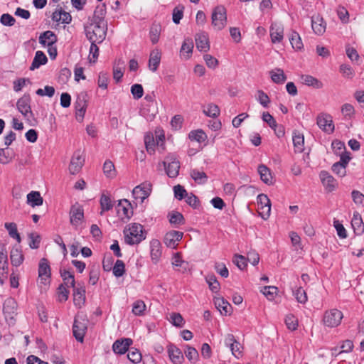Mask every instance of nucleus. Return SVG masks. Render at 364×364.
Returning a JSON list of instances; mask_svg holds the SVG:
<instances>
[{
  "mask_svg": "<svg viewBox=\"0 0 364 364\" xmlns=\"http://www.w3.org/2000/svg\"><path fill=\"white\" fill-rule=\"evenodd\" d=\"M257 100L264 107H267L270 102L268 95L262 90L257 91Z\"/></svg>",
  "mask_w": 364,
  "mask_h": 364,
  "instance_id": "63",
  "label": "nucleus"
},
{
  "mask_svg": "<svg viewBox=\"0 0 364 364\" xmlns=\"http://www.w3.org/2000/svg\"><path fill=\"white\" fill-rule=\"evenodd\" d=\"M203 112L207 117L215 118L220 114V109L218 105L209 103L203 107Z\"/></svg>",
  "mask_w": 364,
  "mask_h": 364,
  "instance_id": "38",
  "label": "nucleus"
},
{
  "mask_svg": "<svg viewBox=\"0 0 364 364\" xmlns=\"http://www.w3.org/2000/svg\"><path fill=\"white\" fill-rule=\"evenodd\" d=\"M36 93L39 96H48L51 97L55 94V88L53 86H45L44 89L39 88L36 90Z\"/></svg>",
  "mask_w": 364,
  "mask_h": 364,
  "instance_id": "60",
  "label": "nucleus"
},
{
  "mask_svg": "<svg viewBox=\"0 0 364 364\" xmlns=\"http://www.w3.org/2000/svg\"><path fill=\"white\" fill-rule=\"evenodd\" d=\"M8 269L7 251L4 245H0V276L6 277Z\"/></svg>",
  "mask_w": 364,
  "mask_h": 364,
  "instance_id": "22",
  "label": "nucleus"
},
{
  "mask_svg": "<svg viewBox=\"0 0 364 364\" xmlns=\"http://www.w3.org/2000/svg\"><path fill=\"white\" fill-rule=\"evenodd\" d=\"M60 276L63 278L64 284L66 286L75 287V281L74 275L72 272L66 269L60 270Z\"/></svg>",
  "mask_w": 364,
  "mask_h": 364,
  "instance_id": "43",
  "label": "nucleus"
},
{
  "mask_svg": "<svg viewBox=\"0 0 364 364\" xmlns=\"http://www.w3.org/2000/svg\"><path fill=\"white\" fill-rule=\"evenodd\" d=\"M343 317V315L341 311L332 309L325 311L323 322L326 326L334 328L340 325Z\"/></svg>",
  "mask_w": 364,
  "mask_h": 364,
  "instance_id": "4",
  "label": "nucleus"
},
{
  "mask_svg": "<svg viewBox=\"0 0 364 364\" xmlns=\"http://www.w3.org/2000/svg\"><path fill=\"white\" fill-rule=\"evenodd\" d=\"M90 60L95 63L99 55V48L97 46V42H90Z\"/></svg>",
  "mask_w": 364,
  "mask_h": 364,
  "instance_id": "58",
  "label": "nucleus"
},
{
  "mask_svg": "<svg viewBox=\"0 0 364 364\" xmlns=\"http://www.w3.org/2000/svg\"><path fill=\"white\" fill-rule=\"evenodd\" d=\"M87 328V321L82 318L75 317L73 326V336L77 341L82 342L84 336Z\"/></svg>",
  "mask_w": 364,
  "mask_h": 364,
  "instance_id": "8",
  "label": "nucleus"
},
{
  "mask_svg": "<svg viewBox=\"0 0 364 364\" xmlns=\"http://www.w3.org/2000/svg\"><path fill=\"white\" fill-rule=\"evenodd\" d=\"M341 113L345 117L351 118L355 114L354 107L349 103H346L341 107Z\"/></svg>",
  "mask_w": 364,
  "mask_h": 364,
  "instance_id": "57",
  "label": "nucleus"
},
{
  "mask_svg": "<svg viewBox=\"0 0 364 364\" xmlns=\"http://www.w3.org/2000/svg\"><path fill=\"white\" fill-rule=\"evenodd\" d=\"M311 27L316 35L321 36L326 31V23L319 14H316L311 17Z\"/></svg>",
  "mask_w": 364,
  "mask_h": 364,
  "instance_id": "19",
  "label": "nucleus"
},
{
  "mask_svg": "<svg viewBox=\"0 0 364 364\" xmlns=\"http://www.w3.org/2000/svg\"><path fill=\"white\" fill-rule=\"evenodd\" d=\"M101 212L100 215H102L105 211H109L112 209L114 206V203H112L110 197L105 193H102L100 200Z\"/></svg>",
  "mask_w": 364,
  "mask_h": 364,
  "instance_id": "37",
  "label": "nucleus"
},
{
  "mask_svg": "<svg viewBox=\"0 0 364 364\" xmlns=\"http://www.w3.org/2000/svg\"><path fill=\"white\" fill-rule=\"evenodd\" d=\"M193 43L191 39H186L181 46L180 54L185 59H188L193 52Z\"/></svg>",
  "mask_w": 364,
  "mask_h": 364,
  "instance_id": "35",
  "label": "nucleus"
},
{
  "mask_svg": "<svg viewBox=\"0 0 364 364\" xmlns=\"http://www.w3.org/2000/svg\"><path fill=\"white\" fill-rule=\"evenodd\" d=\"M169 222L171 224L179 225L184 223V218L183 215L178 212H172L169 213Z\"/></svg>",
  "mask_w": 364,
  "mask_h": 364,
  "instance_id": "52",
  "label": "nucleus"
},
{
  "mask_svg": "<svg viewBox=\"0 0 364 364\" xmlns=\"http://www.w3.org/2000/svg\"><path fill=\"white\" fill-rule=\"evenodd\" d=\"M18 305L16 301L11 297L7 298L3 305V313L9 324H14L17 315Z\"/></svg>",
  "mask_w": 364,
  "mask_h": 364,
  "instance_id": "3",
  "label": "nucleus"
},
{
  "mask_svg": "<svg viewBox=\"0 0 364 364\" xmlns=\"http://www.w3.org/2000/svg\"><path fill=\"white\" fill-rule=\"evenodd\" d=\"M301 82L307 86H311L316 89L322 88L323 85L322 82L316 77L309 75H303L301 76Z\"/></svg>",
  "mask_w": 364,
  "mask_h": 364,
  "instance_id": "33",
  "label": "nucleus"
},
{
  "mask_svg": "<svg viewBox=\"0 0 364 364\" xmlns=\"http://www.w3.org/2000/svg\"><path fill=\"white\" fill-rule=\"evenodd\" d=\"M183 235L182 232L171 230L165 235L164 242L168 247L175 249L178 246V242L182 239Z\"/></svg>",
  "mask_w": 364,
  "mask_h": 364,
  "instance_id": "13",
  "label": "nucleus"
},
{
  "mask_svg": "<svg viewBox=\"0 0 364 364\" xmlns=\"http://www.w3.org/2000/svg\"><path fill=\"white\" fill-rule=\"evenodd\" d=\"M316 123L320 129L326 133H332L334 131V124L331 115L320 114L316 119Z\"/></svg>",
  "mask_w": 364,
  "mask_h": 364,
  "instance_id": "12",
  "label": "nucleus"
},
{
  "mask_svg": "<svg viewBox=\"0 0 364 364\" xmlns=\"http://www.w3.org/2000/svg\"><path fill=\"white\" fill-rule=\"evenodd\" d=\"M191 176L198 184H204L208 181V176L204 171L198 169H192L191 171Z\"/></svg>",
  "mask_w": 364,
  "mask_h": 364,
  "instance_id": "39",
  "label": "nucleus"
},
{
  "mask_svg": "<svg viewBox=\"0 0 364 364\" xmlns=\"http://www.w3.org/2000/svg\"><path fill=\"white\" fill-rule=\"evenodd\" d=\"M10 259L13 266H20L23 260L24 257L19 247H14L10 252Z\"/></svg>",
  "mask_w": 364,
  "mask_h": 364,
  "instance_id": "28",
  "label": "nucleus"
},
{
  "mask_svg": "<svg viewBox=\"0 0 364 364\" xmlns=\"http://www.w3.org/2000/svg\"><path fill=\"white\" fill-rule=\"evenodd\" d=\"M186 358L192 363H195L198 358V353L196 348L191 346H187L185 350Z\"/></svg>",
  "mask_w": 364,
  "mask_h": 364,
  "instance_id": "55",
  "label": "nucleus"
},
{
  "mask_svg": "<svg viewBox=\"0 0 364 364\" xmlns=\"http://www.w3.org/2000/svg\"><path fill=\"white\" fill-rule=\"evenodd\" d=\"M106 13V6L105 4L97 6L94 12L92 22L96 23L107 24L105 20Z\"/></svg>",
  "mask_w": 364,
  "mask_h": 364,
  "instance_id": "29",
  "label": "nucleus"
},
{
  "mask_svg": "<svg viewBox=\"0 0 364 364\" xmlns=\"http://www.w3.org/2000/svg\"><path fill=\"white\" fill-rule=\"evenodd\" d=\"M143 230V226L139 223L129 224L124 230L125 242L133 245L139 244L145 240L146 235Z\"/></svg>",
  "mask_w": 364,
  "mask_h": 364,
  "instance_id": "1",
  "label": "nucleus"
},
{
  "mask_svg": "<svg viewBox=\"0 0 364 364\" xmlns=\"http://www.w3.org/2000/svg\"><path fill=\"white\" fill-rule=\"evenodd\" d=\"M225 344L230 348L232 355L236 358H240L242 356L243 347L240 342L235 340L232 334H228L225 336Z\"/></svg>",
  "mask_w": 364,
  "mask_h": 364,
  "instance_id": "10",
  "label": "nucleus"
},
{
  "mask_svg": "<svg viewBox=\"0 0 364 364\" xmlns=\"http://www.w3.org/2000/svg\"><path fill=\"white\" fill-rule=\"evenodd\" d=\"M5 228L8 230L10 237L16 239L18 242H21V237L17 230L16 224L14 223H6L4 224Z\"/></svg>",
  "mask_w": 364,
  "mask_h": 364,
  "instance_id": "44",
  "label": "nucleus"
},
{
  "mask_svg": "<svg viewBox=\"0 0 364 364\" xmlns=\"http://www.w3.org/2000/svg\"><path fill=\"white\" fill-rule=\"evenodd\" d=\"M146 309V305L141 300H137L133 304L132 312L136 316H141Z\"/></svg>",
  "mask_w": 364,
  "mask_h": 364,
  "instance_id": "50",
  "label": "nucleus"
},
{
  "mask_svg": "<svg viewBox=\"0 0 364 364\" xmlns=\"http://www.w3.org/2000/svg\"><path fill=\"white\" fill-rule=\"evenodd\" d=\"M270 36L273 43H280L284 36V27L279 23H272L270 26Z\"/></svg>",
  "mask_w": 364,
  "mask_h": 364,
  "instance_id": "18",
  "label": "nucleus"
},
{
  "mask_svg": "<svg viewBox=\"0 0 364 364\" xmlns=\"http://www.w3.org/2000/svg\"><path fill=\"white\" fill-rule=\"evenodd\" d=\"M132 344V340L131 338H121L114 342L112 345L113 351L117 354L125 353L129 347Z\"/></svg>",
  "mask_w": 364,
  "mask_h": 364,
  "instance_id": "20",
  "label": "nucleus"
},
{
  "mask_svg": "<svg viewBox=\"0 0 364 364\" xmlns=\"http://www.w3.org/2000/svg\"><path fill=\"white\" fill-rule=\"evenodd\" d=\"M48 58L43 51L38 50L36 52L34 58L30 67L31 70L38 68L41 65L46 64Z\"/></svg>",
  "mask_w": 364,
  "mask_h": 364,
  "instance_id": "30",
  "label": "nucleus"
},
{
  "mask_svg": "<svg viewBox=\"0 0 364 364\" xmlns=\"http://www.w3.org/2000/svg\"><path fill=\"white\" fill-rule=\"evenodd\" d=\"M144 144L146 149L149 154H153L155 151V146L156 142L151 133H146L144 136Z\"/></svg>",
  "mask_w": 364,
  "mask_h": 364,
  "instance_id": "42",
  "label": "nucleus"
},
{
  "mask_svg": "<svg viewBox=\"0 0 364 364\" xmlns=\"http://www.w3.org/2000/svg\"><path fill=\"white\" fill-rule=\"evenodd\" d=\"M69 215L70 224L77 229L84 220L82 206L77 203L73 205L70 208Z\"/></svg>",
  "mask_w": 364,
  "mask_h": 364,
  "instance_id": "7",
  "label": "nucleus"
},
{
  "mask_svg": "<svg viewBox=\"0 0 364 364\" xmlns=\"http://www.w3.org/2000/svg\"><path fill=\"white\" fill-rule=\"evenodd\" d=\"M150 255L152 262L156 264L162 255L161 244L159 240L153 239L150 242Z\"/></svg>",
  "mask_w": 364,
  "mask_h": 364,
  "instance_id": "21",
  "label": "nucleus"
},
{
  "mask_svg": "<svg viewBox=\"0 0 364 364\" xmlns=\"http://www.w3.org/2000/svg\"><path fill=\"white\" fill-rule=\"evenodd\" d=\"M293 144L296 152L301 153L304 150V135L299 132H294Z\"/></svg>",
  "mask_w": 364,
  "mask_h": 364,
  "instance_id": "40",
  "label": "nucleus"
},
{
  "mask_svg": "<svg viewBox=\"0 0 364 364\" xmlns=\"http://www.w3.org/2000/svg\"><path fill=\"white\" fill-rule=\"evenodd\" d=\"M261 291L268 299L272 300L277 294V288L274 286H267L263 287Z\"/></svg>",
  "mask_w": 364,
  "mask_h": 364,
  "instance_id": "54",
  "label": "nucleus"
},
{
  "mask_svg": "<svg viewBox=\"0 0 364 364\" xmlns=\"http://www.w3.org/2000/svg\"><path fill=\"white\" fill-rule=\"evenodd\" d=\"M163 164L166 174L170 178H176L179 173L180 162L173 154L168 155Z\"/></svg>",
  "mask_w": 364,
  "mask_h": 364,
  "instance_id": "5",
  "label": "nucleus"
},
{
  "mask_svg": "<svg viewBox=\"0 0 364 364\" xmlns=\"http://www.w3.org/2000/svg\"><path fill=\"white\" fill-rule=\"evenodd\" d=\"M50 277V268L46 258L41 259L38 267V278L41 284H46Z\"/></svg>",
  "mask_w": 364,
  "mask_h": 364,
  "instance_id": "14",
  "label": "nucleus"
},
{
  "mask_svg": "<svg viewBox=\"0 0 364 364\" xmlns=\"http://www.w3.org/2000/svg\"><path fill=\"white\" fill-rule=\"evenodd\" d=\"M160 27L159 26H154L150 30V40L153 44L156 43L159 40Z\"/></svg>",
  "mask_w": 364,
  "mask_h": 364,
  "instance_id": "62",
  "label": "nucleus"
},
{
  "mask_svg": "<svg viewBox=\"0 0 364 364\" xmlns=\"http://www.w3.org/2000/svg\"><path fill=\"white\" fill-rule=\"evenodd\" d=\"M151 191V185L148 183H144L133 189L132 195L136 200H140V202L143 203L149 196Z\"/></svg>",
  "mask_w": 364,
  "mask_h": 364,
  "instance_id": "11",
  "label": "nucleus"
},
{
  "mask_svg": "<svg viewBox=\"0 0 364 364\" xmlns=\"http://www.w3.org/2000/svg\"><path fill=\"white\" fill-rule=\"evenodd\" d=\"M127 358L134 363H138L141 360V355L137 349H132L129 350Z\"/></svg>",
  "mask_w": 364,
  "mask_h": 364,
  "instance_id": "56",
  "label": "nucleus"
},
{
  "mask_svg": "<svg viewBox=\"0 0 364 364\" xmlns=\"http://www.w3.org/2000/svg\"><path fill=\"white\" fill-rule=\"evenodd\" d=\"M196 45L198 50L203 52H207L210 49V43L208 34L200 33L196 34L195 37Z\"/></svg>",
  "mask_w": 364,
  "mask_h": 364,
  "instance_id": "24",
  "label": "nucleus"
},
{
  "mask_svg": "<svg viewBox=\"0 0 364 364\" xmlns=\"http://www.w3.org/2000/svg\"><path fill=\"white\" fill-rule=\"evenodd\" d=\"M71 16L69 13L63 10H56L53 12L52 19L57 22L62 23H69L71 21Z\"/></svg>",
  "mask_w": 364,
  "mask_h": 364,
  "instance_id": "34",
  "label": "nucleus"
},
{
  "mask_svg": "<svg viewBox=\"0 0 364 364\" xmlns=\"http://www.w3.org/2000/svg\"><path fill=\"white\" fill-rule=\"evenodd\" d=\"M169 321L176 327H183L185 324V321L179 313H171L169 317Z\"/></svg>",
  "mask_w": 364,
  "mask_h": 364,
  "instance_id": "48",
  "label": "nucleus"
},
{
  "mask_svg": "<svg viewBox=\"0 0 364 364\" xmlns=\"http://www.w3.org/2000/svg\"><path fill=\"white\" fill-rule=\"evenodd\" d=\"M272 80L277 84H283L287 79L284 70L281 68H274L269 72Z\"/></svg>",
  "mask_w": 364,
  "mask_h": 364,
  "instance_id": "32",
  "label": "nucleus"
},
{
  "mask_svg": "<svg viewBox=\"0 0 364 364\" xmlns=\"http://www.w3.org/2000/svg\"><path fill=\"white\" fill-rule=\"evenodd\" d=\"M112 269L116 277H120L125 272V264L122 260L117 259Z\"/></svg>",
  "mask_w": 364,
  "mask_h": 364,
  "instance_id": "47",
  "label": "nucleus"
},
{
  "mask_svg": "<svg viewBox=\"0 0 364 364\" xmlns=\"http://www.w3.org/2000/svg\"><path fill=\"white\" fill-rule=\"evenodd\" d=\"M30 102V96L28 95H24L18 100L16 103L18 110L26 118H29V115H32Z\"/></svg>",
  "mask_w": 364,
  "mask_h": 364,
  "instance_id": "15",
  "label": "nucleus"
},
{
  "mask_svg": "<svg viewBox=\"0 0 364 364\" xmlns=\"http://www.w3.org/2000/svg\"><path fill=\"white\" fill-rule=\"evenodd\" d=\"M43 201V198L38 191H31L27 195V203L32 207L41 205Z\"/></svg>",
  "mask_w": 364,
  "mask_h": 364,
  "instance_id": "36",
  "label": "nucleus"
},
{
  "mask_svg": "<svg viewBox=\"0 0 364 364\" xmlns=\"http://www.w3.org/2000/svg\"><path fill=\"white\" fill-rule=\"evenodd\" d=\"M285 323L287 327L291 331L296 330L298 326V321L296 318L292 314H289L286 316Z\"/></svg>",
  "mask_w": 364,
  "mask_h": 364,
  "instance_id": "53",
  "label": "nucleus"
},
{
  "mask_svg": "<svg viewBox=\"0 0 364 364\" xmlns=\"http://www.w3.org/2000/svg\"><path fill=\"white\" fill-rule=\"evenodd\" d=\"M85 163V157L80 150H77L73 154L69 165V172L72 175L78 173Z\"/></svg>",
  "mask_w": 364,
  "mask_h": 364,
  "instance_id": "9",
  "label": "nucleus"
},
{
  "mask_svg": "<svg viewBox=\"0 0 364 364\" xmlns=\"http://www.w3.org/2000/svg\"><path fill=\"white\" fill-rule=\"evenodd\" d=\"M353 202L357 205L364 206V195L358 191H353L351 193Z\"/></svg>",
  "mask_w": 364,
  "mask_h": 364,
  "instance_id": "64",
  "label": "nucleus"
},
{
  "mask_svg": "<svg viewBox=\"0 0 364 364\" xmlns=\"http://www.w3.org/2000/svg\"><path fill=\"white\" fill-rule=\"evenodd\" d=\"M289 41L293 48L296 50H301L303 48L301 38L298 33L292 31L289 37Z\"/></svg>",
  "mask_w": 364,
  "mask_h": 364,
  "instance_id": "46",
  "label": "nucleus"
},
{
  "mask_svg": "<svg viewBox=\"0 0 364 364\" xmlns=\"http://www.w3.org/2000/svg\"><path fill=\"white\" fill-rule=\"evenodd\" d=\"M206 282L208 284L210 289L213 292H218L219 291L220 284L215 275H208L206 277Z\"/></svg>",
  "mask_w": 364,
  "mask_h": 364,
  "instance_id": "49",
  "label": "nucleus"
},
{
  "mask_svg": "<svg viewBox=\"0 0 364 364\" xmlns=\"http://www.w3.org/2000/svg\"><path fill=\"white\" fill-rule=\"evenodd\" d=\"M294 295L298 302L305 304L307 301V295L306 291L301 288L299 287L294 291Z\"/></svg>",
  "mask_w": 364,
  "mask_h": 364,
  "instance_id": "59",
  "label": "nucleus"
},
{
  "mask_svg": "<svg viewBox=\"0 0 364 364\" xmlns=\"http://www.w3.org/2000/svg\"><path fill=\"white\" fill-rule=\"evenodd\" d=\"M103 171L107 178H113L116 176L114 165L111 161H105L103 165Z\"/></svg>",
  "mask_w": 364,
  "mask_h": 364,
  "instance_id": "45",
  "label": "nucleus"
},
{
  "mask_svg": "<svg viewBox=\"0 0 364 364\" xmlns=\"http://www.w3.org/2000/svg\"><path fill=\"white\" fill-rule=\"evenodd\" d=\"M168 353L173 364H181L184 360L181 350L174 345L168 346Z\"/></svg>",
  "mask_w": 364,
  "mask_h": 364,
  "instance_id": "23",
  "label": "nucleus"
},
{
  "mask_svg": "<svg viewBox=\"0 0 364 364\" xmlns=\"http://www.w3.org/2000/svg\"><path fill=\"white\" fill-rule=\"evenodd\" d=\"M161 53L159 49L153 50L149 56V68L152 72H156L161 62Z\"/></svg>",
  "mask_w": 364,
  "mask_h": 364,
  "instance_id": "27",
  "label": "nucleus"
},
{
  "mask_svg": "<svg viewBox=\"0 0 364 364\" xmlns=\"http://www.w3.org/2000/svg\"><path fill=\"white\" fill-rule=\"evenodd\" d=\"M29 247L31 249H37L39 247L41 242V237L36 232H31L28 235Z\"/></svg>",
  "mask_w": 364,
  "mask_h": 364,
  "instance_id": "51",
  "label": "nucleus"
},
{
  "mask_svg": "<svg viewBox=\"0 0 364 364\" xmlns=\"http://www.w3.org/2000/svg\"><path fill=\"white\" fill-rule=\"evenodd\" d=\"M131 92L134 99H140L144 94L143 87L140 84H134L131 87Z\"/></svg>",
  "mask_w": 364,
  "mask_h": 364,
  "instance_id": "61",
  "label": "nucleus"
},
{
  "mask_svg": "<svg viewBox=\"0 0 364 364\" xmlns=\"http://www.w3.org/2000/svg\"><path fill=\"white\" fill-rule=\"evenodd\" d=\"M73 288V301L74 304L80 308L85 301V287H74Z\"/></svg>",
  "mask_w": 364,
  "mask_h": 364,
  "instance_id": "25",
  "label": "nucleus"
},
{
  "mask_svg": "<svg viewBox=\"0 0 364 364\" xmlns=\"http://www.w3.org/2000/svg\"><path fill=\"white\" fill-rule=\"evenodd\" d=\"M117 214L122 219H129L132 215V210L130 203L126 200H120L117 206Z\"/></svg>",
  "mask_w": 364,
  "mask_h": 364,
  "instance_id": "16",
  "label": "nucleus"
},
{
  "mask_svg": "<svg viewBox=\"0 0 364 364\" xmlns=\"http://www.w3.org/2000/svg\"><path fill=\"white\" fill-rule=\"evenodd\" d=\"M321 183L328 192H332L337 186L336 179L326 171H322L319 174Z\"/></svg>",
  "mask_w": 364,
  "mask_h": 364,
  "instance_id": "17",
  "label": "nucleus"
},
{
  "mask_svg": "<svg viewBox=\"0 0 364 364\" xmlns=\"http://www.w3.org/2000/svg\"><path fill=\"white\" fill-rule=\"evenodd\" d=\"M107 24L91 23L85 27V32L87 38L90 42L101 43L106 38Z\"/></svg>",
  "mask_w": 364,
  "mask_h": 364,
  "instance_id": "2",
  "label": "nucleus"
},
{
  "mask_svg": "<svg viewBox=\"0 0 364 364\" xmlns=\"http://www.w3.org/2000/svg\"><path fill=\"white\" fill-rule=\"evenodd\" d=\"M226 9L223 6H218L212 13V24L216 30H222L226 24Z\"/></svg>",
  "mask_w": 364,
  "mask_h": 364,
  "instance_id": "6",
  "label": "nucleus"
},
{
  "mask_svg": "<svg viewBox=\"0 0 364 364\" xmlns=\"http://www.w3.org/2000/svg\"><path fill=\"white\" fill-rule=\"evenodd\" d=\"M57 40L56 35L51 31H46L39 36V43L44 47L55 44Z\"/></svg>",
  "mask_w": 364,
  "mask_h": 364,
  "instance_id": "26",
  "label": "nucleus"
},
{
  "mask_svg": "<svg viewBox=\"0 0 364 364\" xmlns=\"http://www.w3.org/2000/svg\"><path fill=\"white\" fill-rule=\"evenodd\" d=\"M215 305L222 314L227 315L231 308L230 304L223 298H217L215 300Z\"/></svg>",
  "mask_w": 364,
  "mask_h": 364,
  "instance_id": "41",
  "label": "nucleus"
},
{
  "mask_svg": "<svg viewBox=\"0 0 364 364\" xmlns=\"http://www.w3.org/2000/svg\"><path fill=\"white\" fill-rule=\"evenodd\" d=\"M261 180L266 184H272L273 178L270 169L265 165L261 164L257 168Z\"/></svg>",
  "mask_w": 364,
  "mask_h": 364,
  "instance_id": "31",
  "label": "nucleus"
}]
</instances>
